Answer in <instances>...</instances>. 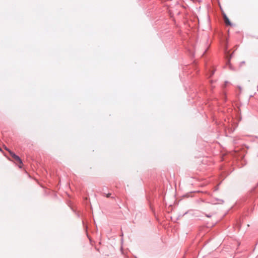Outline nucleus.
<instances>
[{
  "label": "nucleus",
  "mask_w": 258,
  "mask_h": 258,
  "mask_svg": "<svg viewBox=\"0 0 258 258\" xmlns=\"http://www.w3.org/2000/svg\"><path fill=\"white\" fill-rule=\"evenodd\" d=\"M6 150H7L11 157L17 162H18L20 164H22V161L21 159V158L17 155H16L14 152H12L11 151L9 150L8 149L6 148Z\"/></svg>",
  "instance_id": "nucleus-1"
},
{
  "label": "nucleus",
  "mask_w": 258,
  "mask_h": 258,
  "mask_svg": "<svg viewBox=\"0 0 258 258\" xmlns=\"http://www.w3.org/2000/svg\"><path fill=\"white\" fill-rule=\"evenodd\" d=\"M224 22L226 25L232 26V24L231 23L230 20L226 15L224 16Z\"/></svg>",
  "instance_id": "nucleus-2"
},
{
  "label": "nucleus",
  "mask_w": 258,
  "mask_h": 258,
  "mask_svg": "<svg viewBox=\"0 0 258 258\" xmlns=\"http://www.w3.org/2000/svg\"><path fill=\"white\" fill-rule=\"evenodd\" d=\"M214 73V71H212L210 74V77H211Z\"/></svg>",
  "instance_id": "nucleus-3"
},
{
  "label": "nucleus",
  "mask_w": 258,
  "mask_h": 258,
  "mask_svg": "<svg viewBox=\"0 0 258 258\" xmlns=\"http://www.w3.org/2000/svg\"><path fill=\"white\" fill-rule=\"evenodd\" d=\"M110 195V194L107 195V197H109Z\"/></svg>",
  "instance_id": "nucleus-4"
},
{
  "label": "nucleus",
  "mask_w": 258,
  "mask_h": 258,
  "mask_svg": "<svg viewBox=\"0 0 258 258\" xmlns=\"http://www.w3.org/2000/svg\"><path fill=\"white\" fill-rule=\"evenodd\" d=\"M206 50L204 51V52L203 54H204L205 53H206Z\"/></svg>",
  "instance_id": "nucleus-5"
},
{
  "label": "nucleus",
  "mask_w": 258,
  "mask_h": 258,
  "mask_svg": "<svg viewBox=\"0 0 258 258\" xmlns=\"http://www.w3.org/2000/svg\"><path fill=\"white\" fill-rule=\"evenodd\" d=\"M207 217H210V216L209 215H207Z\"/></svg>",
  "instance_id": "nucleus-6"
},
{
  "label": "nucleus",
  "mask_w": 258,
  "mask_h": 258,
  "mask_svg": "<svg viewBox=\"0 0 258 258\" xmlns=\"http://www.w3.org/2000/svg\"><path fill=\"white\" fill-rule=\"evenodd\" d=\"M0 151H2V149H1V148H0Z\"/></svg>",
  "instance_id": "nucleus-7"
}]
</instances>
